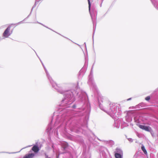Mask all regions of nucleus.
Wrapping results in <instances>:
<instances>
[{
    "instance_id": "nucleus-1",
    "label": "nucleus",
    "mask_w": 158,
    "mask_h": 158,
    "mask_svg": "<svg viewBox=\"0 0 158 158\" xmlns=\"http://www.w3.org/2000/svg\"><path fill=\"white\" fill-rule=\"evenodd\" d=\"M77 89V86L76 90H69L65 92L62 89L63 92L62 94H64V98L59 105L57 111L59 114L56 115L54 125L56 126L59 124H60L57 129H53L52 123L55 114L54 112L46 129L48 140L51 143L50 146L53 149H54V145L52 142L51 136L54 134L58 138V129L63 125H64L65 129L69 127L72 131L76 133H82L86 135L87 130H88L94 135L88 126L91 106L89 102L86 101V97H88L86 93L85 92L83 94H79L78 101L71 105L75 100V95H78Z\"/></svg>"
},
{
    "instance_id": "nucleus-2",
    "label": "nucleus",
    "mask_w": 158,
    "mask_h": 158,
    "mask_svg": "<svg viewBox=\"0 0 158 158\" xmlns=\"http://www.w3.org/2000/svg\"><path fill=\"white\" fill-rule=\"evenodd\" d=\"M116 104L110 103L109 104V112L111 116L114 120V123L113 124L114 127L118 128L119 127L120 124H124L125 126H128L127 123L123 121L122 118H119V117L121 114L122 111L121 109L118 108V112L117 108L118 106Z\"/></svg>"
},
{
    "instance_id": "nucleus-3",
    "label": "nucleus",
    "mask_w": 158,
    "mask_h": 158,
    "mask_svg": "<svg viewBox=\"0 0 158 158\" xmlns=\"http://www.w3.org/2000/svg\"><path fill=\"white\" fill-rule=\"evenodd\" d=\"M33 146L31 150L29 152V153L26 154L23 158H33L35 155L38 153L39 150H40L42 146V143L41 142H36L35 143L32 145H28L25 147L22 148L18 152H0V153H6L9 154L16 153L19 152L23 149L30 147Z\"/></svg>"
},
{
    "instance_id": "nucleus-4",
    "label": "nucleus",
    "mask_w": 158,
    "mask_h": 158,
    "mask_svg": "<svg viewBox=\"0 0 158 158\" xmlns=\"http://www.w3.org/2000/svg\"><path fill=\"white\" fill-rule=\"evenodd\" d=\"M42 65L45 70V71L46 73V74L48 78L50 84L52 85V87L54 88L56 90L57 92L60 93V94H63V92L61 88L59 87L57 85L51 77L49 74L46 68L43 63H42Z\"/></svg>"
},
{
    "instance_id": "nucleus-5",
    "label": "nucleus",
    "mask_w": 158,
    "mask_h": 158,
    "mask_svg": "<svg viewBox=\"0 0 158 158\" xmlns=\"http://www.w3.org/2000/svg\"><path fill=\"white\" fill-rule=\"evenodd\" d=\"M145 99L148 102H152L158 105V89H156L150 96L146 97Z\"/></svg>"
},
{
    "instance_id": "nucleus-6",
    "label": "nucleus",
    "mask_w": 158,
    "mask_h": 158,
    "mask_svg": "<svg viewBox=\"0 0 158 158\" xmlns=\"http://www.w3.org/2000/svg\"><path fill=\"white\" fill-rule=\"evenodd\" d=\"M94 65V63L92 66L90 73L89 75L88 83L89 85L92 86L96 90V88L94 81L93 76V69Z\"/></svg>"
},
{
    "instance_id": "nucleus-7",
    "label": "nucleus",
    "mask_w": 158,
    "mask_h": 158,
    "mask_svg": "<svg viewBox=\"0 0 158 158\" xmlns=\"http://www.w3.org/2000/svg\"><path fill=\"white\" fill-rule=\"evenodd\" d=\"M99 151L100 155L102 156V158H112L106 148L102 147L101 148Z\"/></svg>"
},
{
    "instance_id": "nucleus-8",
    "label": "nucleus",
    "mask_w": 158,
    "mask_h": 158,
    "mask_svg": "<svg viewBox=\"0 0 158 158\" xmlns=\"http://www.w3.org/2000/svg\"><path fill=\"white\" fill-rule=\"evenodd\" d=\"M114 156L115 158H123V152L122 150L117 148L114 152Z\"/></svg>"
},
{
    "instance_id": "nucleus-9",
    "label": "nucleus",
    "mask_w": 158,
    "mask_h": 158,
    "mask_svg": "<svg viewBox=\"0 0 158 158\" xmlns=\"http://www.w3.org/2000/svg\"><path fill=\"white\" fill-rule=\"evenodd\" d=\"M10 26H8L6 28L5 30L2 34V36L4 38H6L8 37L10 35L12 32L11 31V33H10Z\"/></svg>"
},
{
    "instance_id": "nucleus-10",
    "label": "nucleus",
    "mask_w": 158,
    "mask_h": 158,
    "mask_svg": "<svg viewBox=\"0 0 158 158\" xmlns=\"http://www.w3.org/2000/svg\"><path fill=\"white\" fill-rule=\"evenodd\" d=\"M86 66H84L80 71L78 74V79H81L85 73L86 69Z\"/></svg>"
},
{
    "instance_id": "nucleus-11",
    "label": "nucleus",
    "mask_w": 158,
    "mask_h": 158,
    "mask_svg": "<svg viewBox=\"0 0 158 158\" xmlns=\"http://www.w3.org/2000/svg\"><path fill=\"white\" fill-rule=\"evenodd\" d=\"M85 150L83 149L81 158H91V155L89 153H86Z\"/></svg>"
},
{
    "instance_id": "nucleus-12",
    "label": "nucleus",
    "mask_w": 158,
    "mask_h": 158,
    "mask_svg": "<svg viewBox=\"0 0 158 158\" xmlns=\"http://www.w3.org/2000/svg\"><path fill=\"white\" fill-rule=\"evenodd\" d=\"M154 7L158 10V0H150Z\"/></svg>"
},
{
    "instance_id": "nucleus-13",
    "label": "nucleus",
    "mask_w": 158,
    "mask_h": 158,
    "mask_svg": "<svg viewBox=\"0 0 158 158\" xmlns=\"http://www.w3.org/2000/svg\"><path fill=\"white\" fill-rule=\"evenodd\" d=\"M105 143L108 146H109L110 147H111L114 144V142L112 140H110L108 141L104 140Z\"/></svg>"
},
{
    "instance_id": "nucleus-14",
    "label": "nucleus",
    "mask_w": 158,
    "mask_h": 158,
    "mask_svg": "<svg viewBox=\"0 0 158 158\" xmlns=\"http://www.w3.org/2000/svg\"><path fill=\"white\" fill-rule=\"evenodd\" d=\"M68 147V144L66 142H62V148L64 150H66Z\"/></svg>"
},
{
    "instance_id": "nucleus-15",
    "label": "nucleus",
    "mask_w": 158,
    "mask_h": 158,
    "mask_svg": "<svg viewBox=\"0 0 158 158\" xmlns=\"http://www.w3.org/2000/svg\"><path fill=\"white\" fill-rule=\"evenodd\" d=\"M84 56H85V65H88V52L87 51H86V54L84 52H83Z\"/></svg>"
},
{
    "instance_id": "nucleus-16",
    "label": "nucleus",
    "mask_w": 158,
    "mask_h": 158,
    "mask_svg": "<svg viewBox=\"0 0 158 158\" xmlns=\"http://www.w3.org/2000/svg\"><path fill=\"white\" fill-rule=\"evenodd\" d=\"M125 117L126 120L127 122H130L132 120V117L131 115L127 114Z\"/></svg>"
},
{
    "instance_id": "nucleus-17",
    "label": "nucleus",
    "mask_w": 158,
    "mask_h": 158,
    "mask_svg": "<svg viewBox=\"0 0 158 158\" xmlns=\"http://www.w3.org/2000/svg\"><path fill=\"white\" fill-rule=\"evenodd\" d=\"M152 128L148 126H145L143 130L148 132L150 131L152 129Z\"/></svg>"
},
{
    "instance_id": "nucleus-18",
    "label": "nucleus",
    "mask_w": 158,
    "mask_h": 158,
    "mask_svg": "<svg viewBox=\"0 0 158 158\" xmlns=\"http://www.w3.org/2000/svg\"><path fill=\"white\" fill-rule=\"evenodd\" d=\"M32 11H31V12H30V14H29V15L27 16V17L26 18H25V19H24L23 21H20V22H18V23H16V24H15L14 25H16H16H18L19 24H20L21 23H23V21L24 20H25V19H27V18H28V17H29L30 16V15H31V12H32Z\"/></svg>"
},
{
    "instance_id": "nucleus-19",
    "label": "nucleus",
    "mask_w": 158,
    "mask_h": 158,
    "mask_svg": "<svg viewBox=\"0 0 158 158\" xmlns=\"http://www.w3.org/2000/svg\"><path fill=\"white\" fill-rule=\"evenodd\" d=\"M32 11H31V12H30V14H29V15L27 16V17L26 18H25V19H24L23 21H20V22H18V23H16V24H15L14 25H16H16H18L19 24H20L21 23H23V21L24 20H25V19H27V18H28V17H29L30 16V15H31V12H32Z\"/></svg>"
},
{
    "instance_id": "nucleus-20",
    "label": "nucleus",
    "mask_w": 158,
    "mask_h": 158,
    "mask_svg": "<svg viewBox=\"0 0 158 158\" xmlns=\"http://www.w3.org/2000/svg\"><path fill=\"white\" fill-rule=\"evenodd\" d=\"M32 11H31V12H30V14H29V15L27 16V17L26 18H25V19H24L23 21H20V22H18V23H16V24H15L14 25H16H16H18L19 24H20L21 23H23V21L24 20H25V19H27V18H28V17H29L30 16V15H31V12H32Z\"/></svg>"
},
{
    "instance_id": "nucleus-21",
    "label": "nucleus",
    "mask_w": 158,
    "mask_h": 158,
    "mask_svg": "<svg viewBox=\"0 0 158 158\" xmlns=\"http://www.w3.org/2000/svg\"><path fill=\"white\" fill-rule=\"evenodd\" d=\"M141 149L145 154H146L147 153V151L145 148L144 146L143 145H142Z\"/></svg>"
},
{
    "instance_id": "nucleus-22",
    "label": "nucleus",
    "mask_w": 158,
    "mask_h": 158,
    "mask_svg": "<svg viewBox=\"0 0 158 158\" xmlns=\"http://www.w3.org/2000/svg\"><path fill=\"white\" fill-rule=\"evenodd\" d=\"M137 125L139 127V128L143 130L145 126L144 125H141L139 124H137Z\"/></svg>"
},
{
    "instance_id": "nucleus-23",
    "label": "nucleus",
    "mask_w": 158,
    "mask_h": 158,
    "mask_svg": "<svg viewBox=\"0 0 158 158\" xmlns=\"http://www.w3.org/2000/svg\"><path fill=\"white\" fill-rule=\"evenodd\" d=\"M145 105H146V104H145V103H144L143 102H141L140 103H139L138 105L139 106H140L141 107H144L145 106Z\"/></svg>"
},
{
    "instance_id": "nucleus-24",
    "label": "nucleus",
    "mask_w": 158,
    "mask_h": 158,
    "mask_svg": "<svg viewBox=\"0 0 158 158\" xmlns=\"http://www.w3.org/2000/svg\"><path fill=\"white\" fill-rule=\"evenodd\" d=\"M133 158H143L142 157L138 154H135L133 157Z\"/></svg>"
},
{
    "instance_id": "nucleus-25",
    "label": "nucleus",
    "mask_w": 158,
    "mask_h": 158,
    "mask_svg": "<svg viewBox=\"0 0 158 158\" xmlns=\"http://www.w3.org/2000/svg\"><path fill=\"white\" fill-rule=\"evenodd\" d=\"M45 27H46V28H48V29H50V30H52V31H54V32H56V33H58V34H59L60 35H61L62 36H63V37H64V38H66V39H68L69 40H70V39H68V38H67V37H64V36H63V35H60V34L59 33H58L56 32V31H53V30H52V29H51V28H49L48 27H47V26H45Z\"/></svg>"
},
{
    "instance_id": "nucleus-26",
    "label": "nucleus",
    "mask_w": 158,
    "mask_h": 158,
    "mask_svg": "<svg viewBox=\"0 0 158 158\" xmlns=\"http://www.w3.org/2000/svg\"><path fill=\"white\" fill-rule=\"evenodd\" d=\"M99 99V98H98V105H99V107L100 108L101 110H102V105L101 103L100 102V99Z\"/></svg>"
},
{
    "instance_id": "nucleus-27",
    "label": "nucleus",
    "mask_w": 158,
    "mask_h": 158,
    "mask_svg": "<svg viewBox=\"0 0 158 158\" xmlns=\"http://www.w3.org/2000/svg\"><path fill=\"white\" fill-rule=\"evenodd\" d=\"M150 132L152 136V137H154V132L153 131L152 129L151 130V131H149Z\"/></svg>"
},
{
    "instance_id": "nucleus-28",
    "label": "nucleus",
    "mask_w": 158,
    "mask_h": 158,
    "mask_svg": "<svg viewBox=\"0 0 158 158\" xmlns=\"http://www.w3.org/2000/svg\"><path fill=\"white\" fill-rule=\"evenodd\" d=\"M127 139L130 142H132L133 141V139L132 138H128Z\"/></svg>"
},
{
    "instance_id": "nucleus-29",
    "label": "nucleus",
    "mask_w": 158,
    "mask_h": 158,
    "mask_svg": "<svg viewBox=\"0 0 158 158\" xmlns=\"http://www.w3.org/2000/svg\"><path fill=\"white\" fill-rule=\"evenodd\" d=\"M84 45H85V48L86 51H87V48H86V43L85 42L84 43Z\"/></svg>"
},
{
    "instance_id": "nucleus-30",
    "label": "nucleus",
    "mask_w": 158,
    "mask_h": 158,
    "mask_svg": "<svg viewBox=\"0 0 158 158\" xmlns=\"http://www.w3.org/2000/svg\"><path fill=\"white\" fill-rule=\"evenodd\" d=\"M45 158H51L50 157H49L48 156L45 154Z\"/></svg>"
},
{
    "instance_id": "nucleus-31",
    "label": "nucleus",
    "mask_w": 158,
    "mask_h": 158,
    "mask_svg": "<svg viewBox=\"0 0 158 158\" xmlns=\"http://www.w3.org/2000/svg\"><path fill=\"white\" fill-rule=\"evenodd\" d=\"M131 99H132L131 98H129L127 99V101H128L130 100Z\"/></svg>"
},
{
    "instance_id": "nucleus-32",
    "label": "nucleus",
    "mask_w": 158,
    "mask_h": 158,
    "mask_svg": "<svg viewBox=\"0 0 158 158\" xmlns=\"http://www.w3.org/2000/svg\"><path fill=\"white\" fill-rule=\"evenodd\" d=\"M37 23H39L40 24H41V25H42V26H43V24H42V23H39V22H37Z\"/></svg>"
},
{
    "instance_id": "nucleus-33",
    "label": "nucleus",
    "mask_w": 158,
    "mask_h": 158,
    "mask_svg": "<svg viewBox=\"0 0 158 158\" xmlns=\"http://www.w3.org/2000/svg\"><path fill=\"white\" fill-rule=\"evenodd\" d=\"M39 59H40V62H41V63L42 64L43 63L42 62V61L41 60V59H40V58H39Z\"/></svg>"
},
{
    "instance_id": "nucleus-34",
    "label": "nucleus",
    "mask_w": 158,
    "mask_h": 158,
    "mask_svg": "<svg viewBox=\"0 0 158 158\" xmlns=\"http://www.w3.org/2000/svg\"><path fill=\"white\" fill-rule=\"evenodd\" d=\"M34 51L35 52V53H36V54L37 56H38V57L39 58H40V57H39L37 55V54H36V52H35V50H34Z\"/></svg>"
},
{
    "instance_id": "nucleus-35",
    "label": "nucleus",
    "mask_w": 158,
    "mask_h": 158,
    "mask_svg": "<svg viewBox=\"0 0 158 158\" xmlns=\"http://www.w3.org/2000/svg\"><path fill=\"white\" fill-rule=\"evenodd\" d=\"M34 51L35 52V53H36V54L37 56H38V57L39 58H40V57H39L37 55V54H36V52H35V50H34Z\"/></svg>"
},
{
    "instance_id": "nucleus-36",
    "label": "nucleus",
    "mask_w": 158,
    "mask_h": 158,
    "mask_svg": "<svg viewBox=\"0 0 158 158\" xmlns=\"http://www.w3.org/2000/svg\"><path fill=\"white\" fill-rule=\"evenodd\" d=\"M123 126H122V125H121V129H123Z\"/></svg>"
},
{
    "instance_id": "nucleus-37",
    "label": "nucleus",
    "mask_w": 158,
    "mask_h": 158,
    "mask_svg": "<svg viewBox=\"0 0 158 158\" xmlns=\"http://www.w3.org/2000/svg\"><path fill=\"white\" fill-rule=\"evenodd\" d=\"M139 119L138 120V122H136L137 123H138V124H139ZM135 122H136V121H135Z\"/></svg>"
},
{
    "instance_id": "nucleus-38",
    "label": "nucleus",
    "mask_w": 158,
    "mask_h": 158,
    "mask_svg": "<svg viewBox=\"0 0 158 158\" xmlns=\"http://www.w3.org/2000/svg\"><path fill=\"white\" fill-rule=\"evenodd\" d=\"M56 158H59V156H56Z\"/></svg>"
},
{
    "instance_id": "nucleus-39",
    "label": "nucleus",
    "mask_w": 158,
    "mask_h": 158,
    "mask_svg": "<svg viewBox=\"0 0 158 158\" xmlns=\"http://www.w3.org/2000/svg\"><path fill=\"white\" fill-rule=\"evenodd\" d=\"M2 40L1 37L0 36V41Z\"/></svg>"
},
{
    "instance_id": "nucleus-40",
    "label": "nucleus",
    "mask_w": 158,
    "mask_h": 158,
    "mask_svg": "<svg viewBox=\"0 0 158 158\" xmlns=\"http://www.w3.org/2000/svg\"><path fill=\"white\" fill-rule=\"evenodd\" d=\"M77 86H78V82H77Z\"/></svg>"
},
{
    "instance_id": "nucleus-41",
    "label": "nucleus",
    "mask_w": 158,
    "mask_h": 158,
    "mask_svg": "<svg viewBox=\"0 0 158 158\" xmlns=\"http://www.w3.org/2000/svg\"><path fill=\"white\" fill-rule=\"evenodd\" d=\"M43 26L45 27L46 26H45L43 24Z\"/></svg>"
},
{
    "instance_id": "nucleus-42",
    "label": "nucleus",
    "mask_w": 158,
    "mask_h": 158,
    "mask_svg": "<svg viewBox=\"0 0 158 158\" xmlns=\"http://www.w3.org/2000/svg\"><path fill=\"white\" fill-rule=\"evenodd\" d=\"M77 44L79 46H80V45H79V44Z\"/></svg>"
}]
</instances>
